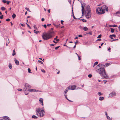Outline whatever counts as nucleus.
Returning <instances> with one entry per match:
<instances>
[{
	"label": "nucleus",
	"mask_w": 120,
	"mask_h": 120,
	"mask_svg": "<svg viewBox=\"0 0 120 120\" xmlns=\"http://www.w3.org/2000/svg\"><path fill=\"white\" fill-rule=\"evenodd\" d=\"M105 67L104 65L101 64L97 65L96 68V71L100 75H103L106 74V71L104 68Z\"/></svg>",
	"instance_id": "nucleus-1"
},
{
	"label": "nucleus",
	"mask_w": 120,
	"mask_h": 120,
	"mask_svg": "<svg viewBox=\"0 0 120 120\" xmlns=\"http://www.w3.org/2000/svg\"><path fill=\"white\" fill-rule=\"evenodd\" d=\"M54 33L53 31H49L48 33L43 34L42 35V38L45 40L48 39L52 37V34Z\"/></svg>",
	"instance_id": "nucleus-2"
},
{
	"label": "nucleus",
	"mask_w": 120,
	"mask_h": 120,
	"mask_svg": "<svg viewBox=\"0 0 120 120\" xmlns=\"http://www.w3.org/2000/svg\"><path fill=\"white\" fill-rule=\"evenodd\" d=\"M85 5V4L84 3H83V4L82 3L81 4V7L82 8V15H83L84 14V11H85V8H86L85 12H88L89 11H91L90 6L89 5L86 6Z\"/></svg>",
	"instance_id": "nucleus-3"
},
{
	"label": "nucleus",
	"mask_w": 120,
	"mask_h": 120,
	"mask_svg": "<svg viewBox=\"0 0 120 120\" xmlns=\"http://www.w3.org/2000/svg\"><path fill=\"white\" fill-rule=\"evenodd\" d=\"M36 114L38 116L42 117L45 114L44 110H41L40 108L36 109Z\"/></svg>",
	"instance_id": "nucleus-4"
},
{
	"label": "nucleus",
	"mask_w": 120,
	"mask_h": 120,
	"mask_svg": "<svg viewBox=\"0 0 120 120\" xmlns=\"http://www.w3.org/2000/svg\"><path fill=\"white\" fill-rule=\"evenodd\" d=\"M102 8L101 7H99L96 9V13L99 15H101L104 13V12L103 11Z\"/></svg>",
	"instance_id": "nucleus-5"
},
{
	"label": "nucleus",
	"mask_w": 120,
	"mask_h": 120,
	"mask_svg": "<svg viewBox=\"0 0 120 120\" xmlns=\"http://www.w3.org/2000/svg\"><path fill=\"white\" fill-rule=\"evenodd\" d=\"M31 87L28 84L26 83L25 84L23 90L24 91H28Z\"/></svg>",
	"instance_id": "nucleus-6"
},
{
	"label": "nucleus",
	"mask_w": 120,
	"mask_h": 120,
	"mask_svg": "<svg viewBox=\"0 0 120 120\" xmlns=\"http://www.w3.org/2000/svg\"><path fill=\"white\" fill-rule=\"evenodd\" d=\"M85 15L86 17L88 19L91 17V12L89 11L88 12H85Z\"/></svg>",
	"instance_id": "nucleus-7"
},
{
	"label": "nucleus",
	"mask_w": 120,
	"mask_h": 120,
	"mask_svg": "<svg viewBox=\"0 0 120 120\" xmlns=\"http://www.w3.org/2000/svg\"><path fill=\"white\" fill-rule=\"evenodd\" d=\"M102 8V10L104 12V13L105 11H108V7L106 5H104L102 6L101 7Z\"/></svg>",
	"instance_id": "nucleus-8"
},
{
	"label": "nucleus",
	"mask_w": 120,
	"mask_h": 120,
	"mask_svg": "<svg viewBox=\"0 0 120 120\" xmlns=\"http://www.w3.org/2000/svg\"><path fill=\"white\" fill-rule=\"evenodd\" d=\"M76 87V86L73 85L71 86H69L68 87V88L69 90H74L75 89V88Z\"/></svg>",
	"instance_id": "nucleus-9"
},
{
	"label": "nucleus",
	"mask_w": 120,
	"mask_h": 120,
	"mask_svg": "<svg viewBox=\"0 0 120 120\" xmlns=\"http://www.w3.org/2000/svg\"><path fill=\"white\" fill-rule=\"evenodd\" d=\"M1 120H11L9 117L6 116H4L3 118Z\"/></svg>",
	"instance_id": "nucleus-10"
},
{
	"label": "nucleus",
	"mask_w": 120,
	"mask_h": 120,
	"mask_svg": "<svg viewBox=\"0 0 120 120\" xmlns=\"http://www.w3.org/2000/svg\"><path fill=\"white\" fill-rule=\"evenodd\" d=\"M101 76L104 77V78L105 79L108 78V75L107 74L106 72V74L105 73V74H104L103 75H101Z\"/></svg>",
	"instance_id": "nucleus-11"
},
{
	"label": "nucleus",
	"mask_w": 120,
	"mask_h": 120,
	"mask_svg": "<svg viewBox=\"0 0 120 120\" xmlns=\"http://www.w3.org/2000/svg\"><path fill=\"white\" fill-rule=\"evenodd\" d=\"M115 95V93H111L109 95V97H112L113 96Z\"/></svg>",
	"instance_id": "nucleus-12"
},
{
	"label": "nucleus",
	"mask_w": 120,
	"mask_h": 120,
	"mask_svg": "<svg viewBox=\"0 0 120 120\" xmlns=\"http://www.w3.org/2000/svg\"><path fill=\"white\" fill-rule=\"evenodd\" d=\"M28 91H29V92H35V91H38L37 90H35V89H29Z\"/></svg>",
	"instance_id": "nucleus-13"
},
{
	"label": "nucleus",
	"mask_w": 120,
	"mask_h": 120,
	"mask_svg": "<svg viewBox=\"0 0 120 120\" xmlns=\"http://www.w3.org/2000/svg\"><path fill=\"white\" fill-rule=\"evenodd\" d=\"M43 100L42 98H40L39 99V101L40 102V103L41 104L42 106L43 105Z\"/></svg>",
	"instance_id": "nucleus-14"
},
{
	"label": "nucleus",
	"mask_w": 120,
	"mask_h": 120,
	"mask_svg": "<svg viewBox=\"0 0 120 120\" xmlns=\"http://www.w3.org/2000/svg\"><path fill=\"white\" fill-rule=\"evenodd\" d=\"M15 64L17 65H19V61L15 59Z\"/></svg>",
	"instance_id": "nucleus-15"
},
{
	"label": "nucleus",
	"mask_w": 120,
	"mask_h": 120,
	"mask_svg": "<svg viewBox=\"0 0 120 120\" xmlns=\"http://www.w3.org/2000/svg\"><path fill=\"white\" fill-rule=\"evenodd\" d=\"M104 98V97H100L99 98V99L100 100L102 101Z\"/></svg>",
	"instance_id": "nucleus-16"
},
{
	"label": "nucleus",
	"mask_w": 120,
	"mask_h": 120,
	"mask_svg": "<svg viewBox=\"0 0 120 120\" xmlns=\"http://www.w3.org/2000/svg\"><path fill=\"white\" fill-rule=\"evenodd\" d=\"M109 27H117V25H109Z\"/></svg>",
	"instance_id": "nucleus-17"
},
{
	"label": "nucleus",
	"mask_w": 120,
	"mask_h": 120,
	"mask_svg": "<svg viewBox=\"0 0 120 120\" xmlns=\"http://www.w3.org/2000/svg\"><path fill=\"white\" fill-rule=\"evenodd\" d=\"M83 30L85 31H86L87 30H88V28L86 26L84 27H83Z\"/></svg>",
	"instance_id": "nucleus-18"
},
{
	"label": "nucleus",
	"mask_w": 120,
	"mask_h": 120,
	"mask_svg": "<svg viewBox=\"0 0 120 120\" xmlns=\"http://www.w3.org/2000/svg\"><path fill=\"white\" fill-rule=\"evenodd\" d=\"M69 90L68 88H67L64 91V93H65V94H66L67 93V92L68 91V90Z\"/></svg>",
	"instance_id": "nucleus-19"
},
{
	"label": "nucleus",
	"mask_w": 120,
	"mask_h": 120,
	"mask_svg": "<svg viewBox=\"0 0 120 120\" xmlns=\"http://www.w3.org/2000/svg\"><path fill=\"white\" fill-rule=\"evenodd\" d=\"M25 91V93L26 95H27L28 94H29V91Z\"/></svg>",
	"instance_id": "nucleus-20"
},
{
	"label": "nucleus",
	"mask_w": 120,
	"mask_h": 120,
	"mask_svg": "<svg viewBox=\"0 0 120 120\" xmlns=\"http://www.w3.org/2000/svg\"><path fill=\"white\" fill-rule=\"evenodd\" d=\"M16 15L15 14H14L13 13V15H12V17L13 19H14L16 17Z\"/></svg>",
	"instance_id": "nucleus-21"
},
{
	"label": "nucleus",
	"mask_w": 120,
	"mask_h": 120,
	"mask_svg": "<svg viewBox=\"0 0 120 120\" xmlns=\"http://www.w3.org/2000/svg\"><path fill=\"white\" fill-rule=\"evenodd\" d=\"M106 117L108 120H112L108 116H106Z\"/></svg>",
	"instance_id": "nucleus-22"
},
{
	"label": "nucleus",
	"mask_w": 120,
	"mask_h": 120,
	"mask_svg": "<svg viewBox=\"0 0 120 120\" xmlns=\"http://www.w3.org/2000/svg\"><path fill=\"white\" fill-rule=\"evenodd\" d=\"M1 9L2 11H4L6 10V9L4 7H1Z\"/></svg>",
	"instance_id": "nucleus-23"
},
{
	"label": "nucleus",
	"mask_w": 120,
	"mask_h": 120,
	"mask_svg": "<svg viewBox=\"0 0 120 120\" xmlns=\"http://www.w3.org/2000/svg\"><path fill=\"white\" fill-rule=\"evenodd\" d=\"M110 29L111 30V32L112 33H113L114 32V29L112 28H111Z\"/></svg>",
	"instance_id": "nucleus-24"
},
{
	"label": "nucleus",
	"mask_w": 120,
	"mask_h": 120,
	"mask_svg": "<svg viewBox=\"0 0 120 120\" xmlns=\"http://www.w3.org/2000/svg\"><path fill=\"white\" fill-rule=\"evenodd\" d=\"M32 118L35 119H37L38 118V117L35 115H33L32 116Z\"/></svg>",
	"instance_id": "nucleus-25"
},
{
	"label": "nucleus",
	"mask_w": 120,
	"mask_h": 120,
	"mask_svg": "<svg viewBox=\"0 0 120 120\" xmlns=\"http://www.w3.org/2000/svg\"><path fill=\"white\" fill-rule=\"evenodd\" d=\"M9 67L10 69H11L12 68V66L11 64H9Z\"/></svg>",
	"instance_id": "nucleus-26"
},
{
	"label": "nucleus",
	"mask_w": 120,
	"mask_h": 120,
	"mask_svg": "<svg viewBox=\"0 0 120 120\" xmlns=\"http://www.w3.org/2000/svg\"><path fill=\"white\" fill-rule=\"evenodd\" d=\"M120 14V11H118L117 12L115 13V14L116 15H118Z\"/></svg>",
	"instance_id": "nucleus-27"
},
{
	"label": "nucleus",
	"mask_w": 120,
	"mask_h": 120,
	"mask_svg": "<svg viewBox=\"0 0 120 120\" xmlns=\"http://www.w3.org/2000/svg\"><path fill=\"white\" fill-rule=\"evenodd\" d=\"M98 62L97 61H96L95 62L94 64V65L93 66V67H94V66L97 64H98Z\"/></svg>",
	"instance_id": "nucleus-28"
},
{
	"label": "nucleus",
	"mask_w": 120,
	"mask_h": 120,
	"mask_svg": "<svg viewBox=\"0 0 120 120\" xmlns=\"http://www.w3.org/2000/svg\"><path fill=\"white\" fill-rule=\"evenodd\" d=\"M98 94L99 96H101L103 94L101 92H98Z\"/></svg>",
	"instance_id": "nucleus-29"
},
{
	"label": "nucleus",
	"mask_w": 120,
	"mask_h": 120,
	"mask_svg": "<svg viewBox=\"0 0 120 120\" xmlns=\"http://www.w3.org/2000/svg\"><path fill=\"white\" fill-rule=\"evenodd\" d=\"M79 20H81L83 22H86V20L84 19H80Z\"/></svg>",
	"instance_id": "nucleus-30"
},
{
	"label": "nucleus",
	"mask_w": 120,
	"mask_h": 120,
	"mask_svg": "<svg viewBox=\"0 0 120 120\" xmlns=\"http://www.w3.org/2000/svg\"><path fill=\"white\" fill-rule=\"evenodd\" d=\"M109 63H107L105 64V67H105V66H109Z\"/></svg>",
	"instance_id": "nucleus-31"
},
{
	"label": "nucleus",
	"mask_w": 120,
	"mask_h": 120,
	"mask_svg": "<svg viewBox=\"0 0 120 120\" xmlns=\"http://www.w3.org/2000/svg\"><path fill=\"white\" fill-rule=\"evenodd\" d=\"M72 13H73V17L75 19H77L75 17V16H74V14H73V10L72 9Z\"/></svg>",
	"instance_id": "nucleus-32"
},
{
	"label": "nucleus",
	"mask_w": 120,
	"mask_h": 120,
	"mask_svg": "<svg viewBox=\"0 0 120 120\" xmlns=\"http://www.w3.org/2000/svg\"><path fill=\"white\" fill-rule=\"evenodd\" d=\"M88 76L90 78L92 76V75L91 74H90L88 75Z\"/></svg>",
	"instance_id": "nucleus-33"
},
{
	"label": "nucleus",
	"mask_w": 120,
	"mask_h": 120,
	"mask_svg": "<svg viewBox=\"0 0 120 120\" xmlns=\"http://www.w3.org/2000/svg\"><path fill=\"white\" fill-rule=\"evenodd\" d=\"M25 8L26 9V10L28 11H30L29 9L28 8H27V7H26Z\"/></svg>",
	"instance_id": "nucleus-34"
},
{
	"label": "nucleus",
	"mask_w": 120,
	"mask_h": 120,
	"mask_svg": "<svg viewBox=\"0 0 120 120\" xmlns=\"http://www.w3.org/2000/svg\"><path fill=\"white\" fill-rule=\"evenodd\" d=\"M58 37L57 36L56 37V38L54 39L56 40L57 41H59V39H57V38Z\"/></svg>",
	"instance_id": "nucleus-35"
},
{
	"label": "nucleus",
	"mask_w": 120,
	"mask_h": 120,
	"mask_svg": "<svg viewBox=\"0 0 120 120\" xmlns=\"http://www.w3.org/2000/svg\"><path fill=\"white\" fill-rule=\"evenodd\" d=\"M38 62L39 63H41V64H42L43 63V62L41 61L40 60H38Z\"/></svg>",
	"instance_id": "nucleus-36"
},
{
	"label": "nucleus",
	"mask_w": 120,
	"mask_h": 120,
	"mask_svg": "<svg viewBox=\"0 0 120 120\" xmlns=\"http://www.w3.org/2000/svg\"><path fill=\"white\" fill-rule=\"evenodd\" d=\"M2 2H3V3H5H5H6L7 2V1L6 0H2Z\"/></svg>",
	"instance_id": "nucleus-37"
},
{
	"label": "nucleus",
	"mask_w": 120,
	"mask_h": 120,
	"mask_svg": "<svg viewBox=\"0 0 120 120\" xmlns=\"http://www.w3.org/2000/svg\"><path fill=\"white\" fill-rule=\"evenodd\" d=\"M28 72H29V73H30L31 72H30V71H31V70L30 69V68H28Z\"/></svg>",
	"instance_id": "nucleus-38"
},
{
	"label": "nucleus",
	"mask_w": 120,
	"mask_h": 120,
	"mask_svg": "<svg viewBox=\"0 0 120 120\" xmlns=\"http://www.w3.org/2000/svg\"><path fill=\"white\" fill-rule=\"evenodd\" d=\"M60 47V46H58L57 47H56L55 48V49L56 50H57V49Z\"/></svg>",
	"instance_id": "nucleus-39"
},
{
	"label": "nucleus",
	"mask_w": 120,
	"mask_h": 120,
	"mask_svg": "<svg viewBox=\"0 0 120 120\" xmlns=\"http://www.w3.org/2000/svg\"><path fill=\"white\" fill-rule=\"evenodd\" d=\"M110 36H112V37H113L115 38V37H116V35L115 34L110 35Z\"/></svg>",
	"instance_id": "nucleus-40"
},
{
	"label": "nucleus",
	"mask_w": 120,
	"mask_h": 120,
	"mask_svg": "<svg viewBox=\"0 0 120 120\" xmlns=\"http://www.w3.org/2000/svg\"><path fill=\"white\" fill-rule=\"evenodd\" d=\"M26 25H27V26L30 29H31V28L30 27V26L27 23H26Z\"/></svg>",
	"instance_id": "nucleus-41"
},
{
	"label": "nucleus",
	"mask_w": 120,
	"mask_h": 120,
	"mask_svg": "<svg viewBox=\"0 0 120 120\" xmlns=\"http://www.w3.org/2000/svg\"><path fill=\"white\" fill-rule=\"evenodd\" d=\"M101 35L100 34L98 36V37H97V38H101Z\"/></svg>",
	"instance_id": "nucleus-42"
},
{
	"label": "nucleus",
	"mask_w": 120,
	"mask_h": 120,
	"mask_svg": "<svg viewBox=\"0 0 120 120\" xmlns=\"http://www.w3.org/2000/svg\"><path fill=\"white\" fill-rule=\"evenodd\" d=\"M60 25V24H59V25H55V24H54V25L55 26H56V27L57 28H58V27L59 26V25Z\"/></svg>",
	"instance_id": "nucleus-43"
},
{
	"label": "nucleus",
	"mask_w": 120,
	"mask_h": 120,
	"mask_svg": "<svg viewBox=\"0 0 120 120\" xmlns=\"http://www.w3.org/2000/svg\"><path fill=\"white\" fill-rule=\"evenodd\" d=\"M4 17V16L3 15H2L0 16V18L1 19H3Z\"/></svg>",
	"instance_id": "nucleus-44"
},
{
	"label": "nucleus",
	"mask_w": 120,
	"mask_h": 120,
	"mask_svg": "<svg viewBox=\"0 0 120 120\" xmlns=\"http://www.w3.org/2000/svg\"><path fill=\"white\" fill-rule=\"evenodd\" d=\"M11 2L10 1H7V4H9Z\"/></svg>",
	"instance_id": "nucleus-45"
},
{
	"label": "nucleus",
	"mask_w": 120,
	"mask_h": 120,
	"mask_svg": "<svg viewBox=\"0 0 120 120\" xmlns=\"http://www.w3.org/2000/svg\"><path fill=\"white\" fill-rule=\"evenodd\" d=\"M15 52H13V53L12 54V55L13 56H14L15 54Z\"/></svg>",
	"instance_id": "nucleus-46"
},
{
	"label": "nucleus",
	"mask_w": 120,
	"mask_h": 120,
	"mask_svg": "<svg viewBox=\"0 0 120 120\" xmlns=\"http://www.w3.org/2000/svg\"><path fill=\"white\" fill-rule=\"evenodd\" d=\"M10 20V19L8 18L6 20V21H9Z\"/></svg>",
	"instance_id": "nucleus-47"
},
{
	"label": "nucleus",
	"mask_w": 120,
	"mask_h": 120,
	"mask_svg": "<svg viewBox=\"0 0 120 120\" xmlns=\"http://www.w3.org/2000/svg\"><path fill=\"white\" fill-rule=\"evenodd\" d=\"M78 41L76 40L75 43H75V45H76V44H77V43H78Z\"/></svg>",
	"instance_id": "nucleus-48"
},
{
	"label": "nucleus",
	"mask_w": 120,
	"mask_h": 120,
	"mask_svg": "<svg viewBox=\"0 0 120 120\" xmlns=\"http://www.w3.org/2000/svg\"><path fill=\"white\" fill-rule=\"evenodd\" d=\"M41 71L42 72H43L44 73L45 72V71L44 70H41Z\"/></svg>",
	"instance_id": "nucleus-49"
},
{
	"label": "nucleus",
	"mask_w": 120,
	"mask_h": 120,
	"mask_svg": "<svg viewBox=\"0 0 120 120\" xmlns=\"http://www.w3.org/2000/svg\"><path fill=\"white\" fill-rule=\"evenodd\" d=\"M87 34H90V35H91L92 34V33L91 32H90L89 33H88Z\"/></svg>",
	"instance_id": "nucleus-50"
},
{
	"label": "nucleus",
	"mask_w": 120,
	"mask_h": 120,
	"mask_svg": "<svg viewBox=\"0 0 120 120\" xmlns=\"http://www.w3.org/2000/svg\"><path fill=\"white\" fill-rule=\"evenodd\" d=\"M43 26L45 28H46L47 27V26L46 24H44Z\"/></svg>",
	"instance_id": "nucleus-51"
},
{
	"label": "nucleus",
	"mask_w": 120,
	"mask_h": 120,
	"mask_svg": "<svg viewBox=\"0 0 120 120\" xmlns=\"http://www.w3.org/2000/svg\"><path fill=\"white\" fill-rule=\"evenodd\" d=\"M78 55V58H79V60H80V59H81V58H80V57L78 55Z\"/></svg>",
	"instance_id": "nucleus-52"
},
{
	"label": "nucleus",
	"mask_w": 120,
	"mask_h": 120,
	"mask_svg": "<svg viewBox=\"0 0 120 120\" xmlns=\"http://www.w3.org/2000/svg\"><path fill=\"white\" fill-rule=\"evenodd\" d=\"M41 20L42 21H43L45 20V19L44 18H43L41 19Z\"/></svg>",
	"instance_id": "nucleus-53"
},
{
	"label": "nucleus",
	"mask_w": 120,
	"mask_h": 120,
	"mask_svg": "<svg viewBox=\"0 0 120 120\" xmlns=\"http://www.w3.org/2000/svg\"><path fill=\"white\" fill-rule=\"evenodd\" d=\"M53 42H54V43L56 44L57 43V41H55L53 40Z\"/></svg>",
	"instance_id": "nucleus-54"
},
{
	"label": "nucleus",
	"mask_w": 120,
	"mask_h": 120,
	"mask_svg": "<svg viewBox=\"0 0 120 120\" xmlns=\"http://www.w3.org/2000/svg\"><path fill=\"white\" fill-rule=\"evenodd\" d=\"M18 90L19 91H21L22 90V89H18Z\"/></svg>",
	"instance_id": "nucleus-55"
},
{
	"label": "nucleus",
	"mask_w": 120,
	"mask_h": 120,
	"mask_svg": "<svg viewBox=\"0 0 120 120\" xmlns=\"http://www.w3.org/2000/svg\"><path fill=\"white\" fill-rule=\"evenodd\" d=\"M78 36L79 37H82V35H78Z\"/></svg>",
	"instance_id": "nucleus-56"
},
{
	"label": "nucleus",
	"mask_w": 120,
	"mask_h": 120,
	"mask_svg": "<svg viewBox=\"0 0 120 120\" xmlns=\"http://www.w3.org/2000/svg\"><path fill=\"white\" fill-rule=\"evenodd\" d=\"M20 24L22 26H24V24H23L22 23H21Z\"/></svg>",
	"instance_id": "nucleus-57"
},
{
	"label": "nucleus",
	"mask_w": 120,
	"mask_h": 120,
	"mask_svg": "<svg viewBox=\"0 0 120 120\" xmlns=\"http://www.w3.org/2000/svg\"><path fill=\"white\" fill-rule=\"evenodd\" d=\"M64 22V21H63V20H61V23L63 25V22Z\"/></svg>",
	"instance_id": "nucleus-58"
},
{
	"label": "nucleus",
	"mask_w": 120,
	"mask_h": 120,
	"mask_svg": "<svg viewBox=\"0 0 120 120\" xmlns=\"http://www.w3.org/2000/svg\"><path fill=\"white\" fill-rule=\"evenodd\" d=\"M68 0V1L69 2V3H70V4H71V0Z\"/></svg>",
	"instance_id": "nucleus-59"
},
{
	"label": "nucleus",
	"mask_w": 120,
	"mask_h": 120,
	"mask_svg": "<svg viewBox=\"0 0 120 120\" xmlns=\"http://www.w3.org/2000/svg\"><path fill=\"white\" fill-rule=\"evenodd\" d=\"M65 98H66L67 99V100H68V98H67V96H66V94L65 95Z\"/></svg>",
	"instance_id": "nucleus-60"
},
{
	"label": "nucleus",
	"mask_w": 120,
	"mask_h": 120,
	"mask_svg": "<svg viewBox=\"0 0 120 120\" xmlns=\"http://www.w3.org/2000/svg\"><path fill=\"white\" fill-rule=\"evenodd\" d=\"M109 37L111 39H113V38H112V36H110H110H109Z\"/></svg>",
	"instance_id": "nucleus-61"
},
{
	"label": "nucleus",
	"mask_w": 120,
	"mask_h": 120,
	"mask_svg": "<svg viewBox=\"0 0 120 120\" xmlns=\"http://www.w3.org/2000/svg\"><path fill=\"white\" fill-rule=\"evenodd\" d=\"M110 49H111L110 47H109V48L108 49V51H109Z\"/></svg>",
	"instance_id": "nucleus-62"
},
{
	"label": "nucleus",
	"mask_w": 120,
	"mask_h": 120,
	"mask_svg": "<svg viewBox=\"0 0 120 120\" xmlns=\"http://www.w3.org/2000/svg\"><path fill=\"white\" fill-rule=\"evenodd\" d=\"M30 16H28L27 17V18H30Z\"/></svg>",
	"instance_id": "nucleus-63"
},
{
	"label": "nucleus",
	"mask_w": 120,
	"mask_h": 120,
	"mask_svg": "<svg viewBox=\"0 0 120 120\" xmlns=\"http://www.w3.org/2000/svg\"><path fill=\"white\" fill-rule=\"evenodd\" d=\"M119 30L120 31V25L118 27Z\"/></svg>",
	"instance_id": "nucleus-64"
}]
</instances>
